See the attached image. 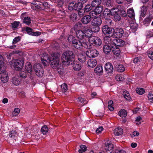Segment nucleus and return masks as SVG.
Masks as SVG:
<instances>
[{"instance_id": "ddd939ff", "label": "nucleus", "mask_w": 153, "mask_h": 153, "mask_svg": "<svg viewBox=\"0 0 153 153\" xmlns=\"http://www.w3.org/2000/svg\"><path fill=\"white\" fill-rule=\"evenodd\" d=\"M115 33L116 35L117 36V37L120 38L122 36L124 33L123 30L121 28H117Z\"/></svg>"}, {"instance_id": "a211bd4d", "label": "nucleus", "mask_w": 153, "mask_h": 153, "mask_svg": "<svg viewBox=\"0 0 153 153\" xmlns=\"http://www.w3.org/2000/svg\"><path fill=\"white\" fill-rule=\"evenodd\" d=\"M95 50H94L93 49H90L89 51H87L86 52V55L90 58H94L95 57Z\"/></svg>"}, {"instance_id": "680f3d73", "label": "nucleus", "mask_w": 153, "mask_h": 153, "mask_svg": "<svg viewBox=\"0 0 153 153\" xmlns=\"http://www.w3.org/2000/svg\"><path fill=\"white\" fill-rule=\"evenodd\" d=\"M148 97L149 100L151 102H152L153 101V94H148Z\"/></svg>"}, {"instance_id": "79ce46f5", "label": "nucleus", "mask_w": 153, "mask_h": 153, "mask_svg": "<svg viewBox=\"0 0 153 153\" xmlns=\"http://www.w3.org/2000/svg\"><path fill=\"white\" fill-rule=\"evenodd\" d=\"M114 15V20L115 22L120 21L121 19V17L119 13H115Z\"/></svg>"}, {"instance_id": "338daca9", "label": "nucleus", "mask_w": 153, "mask_h": 153, "mask_svg": "<svg viewBox=\"0 0 153 153\" xmlns=\"http://www.w3.org/2000/svg\"><path fill=\"white\" fill-rule=\"evenodd\" d=\"M42 9L43 8H47L48 7V4L47 2H42Z\"/></svg>"}, {"instance_id": "09e8293b", "label": "nucleus", "mask_w": 153, "mask_h": 153, "mask_svg": "<svg viewBox=\"0 0 153 153\" xmlns=\"http://www.w3.org/2000/svg\"><path fill=\"white\" fill-rule=\"evenodd\" d=\"M102 44L101 39L98 37H96V46H100Z\"/></svg>"}, {"instance_id": "8fccbe9b", "label": "nucleus", "mask_w": 153, "mask_h": 153, "mask_svg": "<svg viewBox=\"0 0 153 153\" xmlns=\"http://www.w3.org/2000/svg\"><path fill=\"white\" fill-rule=\"evenodd\" d=\"M20 22L15 21L11 24L12 27L13 28H17L19 26Z\"/></svg>"}, {"instance_id": "9d476101", "label": "nucleus", "mask_w": 153, "mask_h": 153, "mask_svg": "<svg viewBox=\"0 0 153 153\" xmlns=\"http://www.w3.org/2000/svg\"><path fill=\"white\" fill-rule=\"evenodd\" d=\"M105 149L107 152L110 153L111 152L113 151V145L112 143H105Z\"/></svg>"}, {"instance_id": "39448f33", "label": "nucleus", "mask_w": 153, "mask_h": 153, "mask_svg": "<svg viewBox=\"0 0 153 153\" xmlns=\"http://www.w3.org/2000/svg\"><path fill=\"white\" fill-rule=\"evenodd\" d=\"M102 32L104 34L111 37L113 36L115 31L113 28L109 27L108 25H106L102 27Z\"/></svg>"}, {"instance_id": "4468645a", "label": "nucleus", "mask_w": 153, "mask_h": 153, "mask_svg": "<svg viewBox=\"0 0 153 153\" xmlns=\"http://www.w3.org/2000/svg\"><path fill=\"white\" fill-rule=\"evenodd\" d=\"M72 64L73 69L76 71H79L82 68L81 64L79 62H75Z\"/></svg>"}, {"instance_id": "2f4dec72", "label": "nucleus", "mask_w": 153, "mask_h": 153, "mask_svg": "<svg viewBox=\"0 0 153 153\" xmlns=\"http://www.w3.org/2000/svg\"><path fill=\"white\" fill-rule=\"evenodd\" d=\"M124 97L127 100H129L131 99L130 95L127 91H124L123 94Z\"/></svg>"}, {"instance_id": "603ef678", "label": "nucleus", "mask_w": 153, "mask_h": 153, "mask_svg": "<svg viewBox=\"0 0 153 153\" xmlns=\"http://www.w3.org/2000/svg\"><path fill=\"white\" fill-rule=\"evenodd\" d=\"M75 37L72 35H70L68 36V40L69 42H72L73 43L74 40H75Z\"/></svg>"}, {"instance_id": "a878e982", "label": "nucleus", "mask_w": 153, "mask_h": 153, "mask_svg": "<svg viewBox=\"0 0 153 153\" xmlns=\"http://www.w3.org/2000/svg\"><path fill=\"white\" fill-rule=\"evenodd\" d=\"M111 50L109 45H105L103 46V51L106 54L108 53Z\"/></svg>"}, {"instance_id": "f704fd0d", "label": "nucleus", "mask_w": 153, "mask_h": 153, "mask_svg": "<svg viewBox=\"0 0 153 153\" xmlns=\"http://www.w3.org/2000/svg\"><path fill=\"white\" fill-rule=\"evenodd\" d=\"M6 67L2 65H0V74H3L6 73Z\"/></svg>"}, {"instance_id": "4c0bfd02", "label": "nucleus", "mask_w": 153, "mask_h": 153, "mask_svg": "<svg viewBox=\"0 0 153 153\" xmlns=\"http://www.w3.org/2000/svg\"><path fill=\"white\" fill-rule=\"evenodd\" d=\"M113 39L110 38V37L106 39H105L104 40L105 42V43L108 44V45H110L111 46V44H113L112 42V41Z\"/></svg>"}, {"instance_id": "c85d7f7f", "label": "nucleus", "mask_w": 153, "mask_h": 153, "mask_svg": "<svg viewBox=\"0 0 153 153\" xmlns=\"http://www.w3.org/2000/svg\"><path fill=\"white\" fill-rule=\"evenodd\" d=\"M27 73L24 71H21L19 72L18 75L19 77L21 78H25L27 76Z\"/></svg>"}, {"instance_id": "f8f14e48", "label": "nucleus", "mask_w": 153, "mask_h": 153, "mask_svg": "<svg viewBox=\"0 0 153 153\" xmlns=\"http://www.w3.org/2000/svg\"><path fill=\"white\" fill-rule=\"evenodd\" d=\"M76 37L80 40H86L85 38V33L81 30H79L77 31L76 33Z\"/></svg>"}, {"instance_id": "e433bc0d", "label": "nucleus", "mask_w": 153, "mask_h": 153, "mask_svg": "<svg viewBox=\"0 0 153 153\" xmlns=\"http://www.w3.org/2000/svg\"><path fill=\"white\" fill-rule=\"evenodd\" d=\"M80 149L79 150V153H82L86 151L87 150V147L84 145H81L80 146Z\"/></svg>"}, {"instance_id": "c756f323", "label": "nucleus", "mask_w": 153, "mask_h": 153, "mask_svg": "<svg viewBox=\"0 0 153 153\" xmlns=\"http://www.w3.org/2000/svg\"><path fill=\"white\" fill-rule=\"evenodd\" d=\"M70 18L71 20L73 21L78 20L79 19V18L77 17V14L75 13L72 14L70 16Z\"/></svg>"}, {"instance_id": "423d86ee", "label": "nucleus", "mask_w": 153, "mask_h": 153, "mask_svg": "<svg viewBox=\"0 0 153 153\" xmlns=\"http://www.w3.org/2000/svg\"><path fill=\"white\" fill-rule=\"evenodd\" d=\"M33 70L37 76L41 77L43 76L44 71L40 64H35L33 66Z\"/></svg>"}, {"instance_id": "c03bdc74", "label": "nucleus", "mask_w": 153, "mask_h": 153, "mask_svg": "<svg viewBox=\"0 0 153 153\" xmlns=\"http://www.w3.org/2000/svg\"><path fill=\"white\" fill-rule=\"evenodd\" d=\"M105 2L106 3V5L108 7L111 6L113 4V0H105Z\"/></svg>"}, {"instance_id": "5701e85b", "label": "nucleus", "mask_w": 153, "mask_h": 153, "mask_svg": "<svg viewBox=\"0 0 153 153\" xmlns=\"http://www.w3.org/2000/svg\"><path fill=\"white\" fill-rule=\"evenodd\" d=\"M123 129L120 128H118L114 129V133L115 135L116 136H119L123 134Z\"/></svg>"}, {"instance_id": "4be33fe9", "label": "nucleus", "mask_w": 153, "mask_h": 153, "mask_svg": "<svg viewBox=\"0 0 153 153\" xmlns=\"http://www.w3.org/2000/svg\"><path fill=\"white\" fill-rule=\"evenodd\" d=\"M0 79L2 82L4 83L6 82L9 79L7 74L5 73V74H2Z\"/></svg>"}, {"instance_id": "412c9836", "label": "nucleus", "mask_w": 153, "mask_h": 153, "mask_svg": "<svg viewBox=\"0 0 153 153\" xmlns=\"http://www.w3.org/2000/svg\"><path fill=\"white\" fill-rule=\"evenodd\" d=\"M103 70L102 65H97L96 67V74L100 75L103 74Z\"/></svg>"}, {"instance_id": "7ed1b4c3", "label": "nucleus", "mask_w": 153, "mask_h": 153, "mask_svg": "<svg viewBox=\"0 0 153 153\" xmlns=\"http://www.w3.org/2000/svg\"><path fill=\"white\" fill-rule=\"evenodd\" d=\"M15 53H18L20 56V57L18 59L15 60L14 65V68L16 70L19 71L22 68L24 65V57L26 55L23 52L20 51L18 52L16 51Z\"/></svg>"}, {"instance_id": "774afa93", "label": "nucleus", "mask_w": 153, "mask_h": 153, "mask_svg": "<svg viewBox=\"0 0 153 153\" xmlns=\"http://www.w3.org/2000/svg\"><path fill=\"white\" fill-rule=\"evenodd\" d=\"M115 153H126V152L123 150H116L115 152Z\"/></svg>"}, {"instance_id": "3c124183", "label": "nucleus", "mask_w": 153, "mask_h": 153, "mask_svg": "<svg viewBox=\"0 0 153 153\" xmlns=\"http://www.w3.org/2000/svg\"><path fill=\"white\" fill-rule=\"evenodd\" d=\"M80 138L82 141H85L88 138V137L85 134H81L80 136Z\"/></svg>"}, {"instance_id": "1a4fd4ad", "label": "nucleus", "mask_w": 153, "mask_h": 153, "mask_svg": "<svg viewBox=\"0 0 153 153\" xmlns=\"http://www.w3.org/2000/svg\"><path fill=\"white\" fill-rule=\"evenodd\" d=\"M105 69L107 73H112L114 70L112 65L110 62H107L105 64Z\"/></svg>"}, {"instance_id": "de8ad7c7", "label": "nucleus", "mask_w": 153, "mask_h": 153, "mask_svg": "<svg viewBox=\"0 0 153 153\" xmlns=\"http://www.w3.org/2000/svg\"><path fill=\"white\" fill-rule=\"evenodd\" d=\"M75 2H71L70 3L68 6V9L69 10H74V4Z\"/></svg>"}, {"instance_id": "13d9d810", "label": "nucleus", "mask_w": 153, "mask_h": 153, "mask_svg": "<svg viewBox=\"0 0 153 153\" xmlns=\"http://www.w3.org/2000/svg\"><path fill=\"white\" fill-rule=\"evenodd\" d=\"M20 112V110L19 108H15L13 112V114L16 116Z\"/></svg>"}, {"instance_id": "dca6fc26", "label": "nucleus", "mask_w": 153, "mask_h": 153, "mask_svg": "<svg viewBox=\"0 0 153 153\" xmlns=\"http://www.w3.org/2000/svg\"><path fill=\"white\" fill-rule=\"evenodd\" d=\"M42 2L39 1L37 0L33 1L32 3L34 4L35 6L38 9H42Z\"/></svg>"}, {"instance_id": "cd10ccee", "label": "nucleus", "mask_w": 153, "mask_h": 153, "mask_svg": "<svg viewBox=\"0 0 153 153\" xmlns=\"http://www.w3.org/2000/svg\"><path fill=\"white\" fill-rule=\"evenodd\" d=\"M103 10L102 7L101 6H96V16L97 15H99Z\"/></svg>"}, {"instance_id": "7c9ffc66", "label": "nucleus", "mask_w": 153, "mask_h": 153, "mask_svg": "<svg viewBox=\"0 0 153 153\" xmlns=\"http://www.w3.org/2000/svg\"><path fill=\"white\" fill-rule=\"evenodd\" d=\"M25 68L28 73H30L32 70V65L30 63L27 64V65H25Z\"/></svg>"}, {"instance_id": "b1692460", "label": "nucleus", "mask_w": 153, "mask_h": 153, "mask_svg": "<svg viewBox=\"0 0 153 153\" xmlns=\"http://www.w3.org/2000/svg\"><path fill=\"white\" fill-rule=\"evenodd\" d=\"M78 59L80 62H85L86 60L85 55L82 54H79L78 56Z\"/></svg>"}, {"instance_id": "f257e3e1", "label": "nucleus", "mask_w": 153, "mask_h": 153, "mask_svg": "<svg viewBox=\"0 0 153 153\" xmlns=\"http://www.w3.org/2000/svg\"><path fill=\"white\" fill-rule=\"evenodd\" d=\"M60 54L58 53H54L50 58L45 54L41 56L42 63L45 66L48 65L51 62V67L53 68H56L59 65Z\"/></svg>"}, {"instance_id": "ea45409f", "label": "nucleus", "mask_w": 153, "mask_h": 153, "mask_svg": "<svg viewBox=\"0 0 153 153\" xmlns=\"http://www.w3.org/2000/svg\"><path fill=\"white\" fill-rule=\"evenodd\" d=\"M12 82L14 85H17L20 84V81L16 77H13V79Z\"/></svg>"}, {"instance_id": "bf43d9fd", "label": "nucleus", "mask_w": 153, "mask_h": 153, "mask_svg": "<svg viewBox=\"0 0 153 153\" xmlns=\"http://www.w3.org/2000/svg\"><path fill=\"white\" fill-rule=\"evenodd\" d=\"M64 3L63 0H59L57 1V5L59 7H62Z\"/></svg>"}, {"instance_id": "f3484780", "label": "nucleus", "mask_w": 153, "mask_h": 153, "mask_svg": "<svg viewBox=\"0 0 153 153\" xmlns=\"http://www.w3.org/2000/svg\"><path fill=\"white\" fill-rule=\"evenodd\" d=\"M88 66L91 68H93L96 66V59H90L88 61Z\"/></svg>"}, {"instance_id": "c9c22d12", "label": "nucleus", "mask_w": 153, "mask_h": 153, "mask_svg": "<svg viewBox=\"0 0 153 153\" xmlns=\"http://www.w3.org/2000/svg\"><path fill=\"white\" fill-rule=\"evenodd\" d=\"M101 14L99 15V16H96V25H100L102 23V20L101 18Z\"/></svg>"}, {"instance_id": "a18cd8bd", "label": "nucleus", "mask_w": 153, "mask_h": 153, "mask_svg": "<svg viewBox=\"0 0 153 153\" xmlns=\"http://www.w3.org/2000/svg\"><path fill=\"white\" fill-rule=\"evenodd\" d=\"M89 41L91 44H96V37L94 36H91L89 38Z\"/></svg>"}, {"instance_id": "473e14b6", "label": "nucleus", "mask_w": 153, "mask_h": 153, "mask_svg": "<svg viewBox=\"0 0 153 153\" xmlns=\"http://www.w3.org/2000/svg\"><path fill=\"white\" fill-rule=\"evenodd\" d=\"M48 131V128L46 125H45L43 126L41 129V131L43 134H46Z\"/></svg>"}, {"instance_id": "864d4df0", "label": "nucleus", "mask_w": 153, "mask_h": 153, "mask_svg": "<svg viewBox=\"0 0 153 153\" xmlns=\"http://www.w3.org/2000/svg\"><path fill=\"white\" fill-rule=\"evenodd\" d=\"M112 51L114 54L115 55H118L120 53V50L118 48L114 49L112 50Z\"/></svg>"}, {"instance_id": "0eeeda50", "label": "nucleus", "mask_w": 153, "mask_h": 153, "mask_svg": "<svg viewBox=\"0 0 153 153\" xmlns=\"http://www.w3.org/2000/svg\"><path fill=\"white\" fill-rule=\"evenodd\" d=\"M8 140L11 143H14L17 138V132L15 130H12L9 132V134Z\"/></svg>"}, {"instance_id": "37998d69", "label": "nucleus", "mask_w": 153, "mask_h": 153, "mask_svg": "<svg viewBox=\"0 0 153 153\" xmlns=\"http://www.w3.org/2000/svg\"><path fill=\"white\" fill-rule=\"evenodd\" d=\"M96 8H95L93 10L91 11L89 13L90 16H91V18H92L94 19H96V11L95 10Z\"/></svg>"}, {"instance_id": "aec40b11", "label": "nucleus", "mask_w": 153, "mask_h": 153, "mask_svg": "<svg viewBox=\"0 0 153 153\" xmlns=\"http://www.w3.org/2000/svg\"><path fill=\"white\" fill-rule=\"evenodd\" d=\"M127 13L128 16L130 18H133L134 17L135 14L134 10L132 8H131L128 10Z\"/></svg>"}, {"instance_id": "9b49d317", "label": "nucleus", "mask_w": 153, "mask_h": 153, "mask_svg": "<svg viewBox=\"0 0 153 153\" xmlns=\"http://www.w3.org/2000/svg\"><path fill=\"white\" fill-rule=\"evenodd\" d=\"M107 11L108 10L109 13H107V15H113L115 14V13H118L119 12V10L117 8L113 7L111 9H109L108 8L106 9V10Z\"/></svg>"}, {"instance_id": "bb28decb", "label": "nucleus", "mask_w": 153, "mask_h": 153, "mask_svg": "<svg viewBox=\"0 0 153 153\" xmlns=\"http://www.w3.org/2000/svg\"><path fill=\"white\" fill-rule=\"evenodd\" d=\"M116 68L117 71L120 72H122L125 71V68L124 66L121 64L117 65Z\"/></svg>"}, {"instance_id": "5fc2aeb1", "label": "nucleus", "mask_w": 153, "mask_h": 153, "mask_svg": "<svg viewBox=\"0 0 153 153\" xmlns=\"http://www.w3.org/2000/svg\"><path fill=\"white\" fill-rule=\"evenodd\" d=\"M78 11V15L79 16L78 18H79V19L80 17H82L84 15L85 13V11L81 9L80 10Z\"/></svg>"}, {"instance_id": "052dcab7", "label": "nucleus", "mask_w": 153, "mask_h": 153, "mask_svg": "<svg viewBox=\"0 0 153 153\" xmlns=\"http://www.w3.org/2000/svg\"><path fill=\"white\" fill-rule=\"evenodd\" d=\"M20 40V37L18 36V37H16L13 39V44H15L19 41Z\"/></svg>"}, {"instance_id": "49530a36", "label": "nucleus", "mask_w": 153, "mask_h": 153, "mask_svg": "<svg viewBox=\"0 0 153 153\" xmlns=\"http://www.w3.org/2000/svg\"><path fill=\"white\" fill-rule=\"evenodd\" d=\"M130 28L134 31H136L137 30V25L135 23H131L130 25Z\"/></svg>"}, {"instance_id": "58836bf2", "label": "nucleus", "mask_w": 153, "mask_h": 153, "mask_svg": "<svg viewBox=\"0 0 153 153\" xmlns=\"http://www.w3.org/2000/svg\"><path fill=\"white\" fill-rule=\"evenodd\" d=\"M136 92L138 94L142 95L144 92V90L142 88H137L136 89Z\"/></svg>"}, {"instance_id": "393cba45", "label": "nucleus", "mask_w": 153, "mask_h": 153, "mask_svg": "<svg viewBox=\"0 0 153 153\" xmlns=\"http://www.w3.org/2000/svg\"><path fill=\"white\" fill-rule=\"evenodd\" d=\"M118 115L120 117H125L127 116V112L125 109H122L118 113Z\"/></svg>"}, {"instance_id": "20e7f679", "label": "nucleus", "mask_w": 153, "mask_h": 153, "mask_svg": "<svg viewBox=\"0 0 153 153\" xmlns=\"http://www.w3.org/2000/svg\"><path fill=\"white\" fill-rule=\"evenodd\" d=\"M88 42L86 40H78L76 39L74 40L73 43V46L76 48L78 49L82 47H84L85 48H89L90 46L88 45Z\"/></svg>"}, {"instance_id": "a19ab883", "label": "nucleus", "mask_w": 153, "mask_h": 153, "mask_svg": "<svg viewBox=\"0 0 153 153\" xmlns=\"http://www.w3.org/2000/svg\"><path fill=\"white\" fill-rule=\"evenodd\" d=\"M62 91L63 92H65L68 90V86L66 84L64 83L61 85Z\"/></svg>"}, {"instance_id": "6ab92c4d", "label": "nucleus", "mask_w": 153, "mask_h": 153, "mask_svg": "<svg viewBox=\"0 0 153 153\" xmlns=\"http://www.w3.org/2000/svg\"><path fill=\"white\" fill-rule=\"evenodd\" d=\"M83 7V4L81 2H78L75 3L74 10L79 11Z\"/></svg>"}, {"instance_id": "f03ea898", "label": "nucleus", "mask_w": 153, "mask_h": 153, "mask_svg": "<svg viewBox=\"0 0 153 153\" xmlns=\"http://www.w3.org/2000/svg\"><path fill=\"white\" fill-rule=\"evenodd\" d=\"M74 58L75 55L72 51H67L62 53L61 59L65 64L71 65L74 62Z\"/></svg>"}, {"instance_id": "6e6552de", "label": "nucleus", "mask_w": 153, "mask_h": 153, "mask_svg": "<svg viewBox=\"0 0 153 153\" xmlns=\"http://www.w3.org/2000/svg\"><path fill=\"white\" fill-rule=\"evenodd\" d=\"M112 42L115 45L118 46H123L125 44V42L121 39L116 37V38L113 39Z\"/></svg>"}, {"instance_id": "0e129e2a", "label": "nucleus", "mask_w": 153, "mask_h": 153, "mask_svg": "<svg viewBox=\"0 0 153 153\" xmlns=\"http://www.w3.org/2000/svg\"><path fill=\"white\" fill-rule=\"evenodd\" d=\"M148 57L150 58L151 59L153 60V52L149 51L148 53Z\"/></svg>"}, {"instance_id": "2eb2a0df", "label": "nucleus", "mask_w": 153, "mask_h": 153, "mask_svg": "<svg viewBox=\"0 0 153 153\" xmlns=\"http://www.w3.org/2000/svg\"><path fill=\"white\" fill-rule=\"evenodd\" d=\"M82 22L84 24H87L91 21V16L88 15L84 16L82 19Z\"/></svg>"}, {"instance_id": "72a5a7b5", "label": "nucleus", "mask_w": 153, "mask_h": 153, "mask_svg": "<svg viewBox=\"0 0 153 153\" xmlns=\"http://www.w3.org/2000/svg\"><path fill=\"white\" fill-rule=\"evenodd\" d=\"M31 20L30 17L27 16L25 17L23 20V22L27 25L30 24L31 23Z\"/></svg>"}, {"instance_id": "6e6d98bb", "label": "nucleus", "mask_w": 153, "mask_h": 153, "mask_svg": "<svg viewBox=\"0 0 153 153\" xmlns=\"http://www.w3.org/2000/svg\"><path fill=\"white\" fill-rule=\"evenodd\" d=\"M33 30L31 28L27 27L26 28V31L27 33L30 35H32L33 33Z\"/></svg>"}, {"instance_id": "69168bd1", "label": "nucleus", "mask_w": 153, "mask_h": 153, "mask_svg": "<svg viewBox=\"0 0 153 153\" xmlns=\"http://www.w3.org/2000/svg\"><path fill=\"white\" fill-rule=\"evenodd\" d=\"M120 13H121V15L124 17H126L127 16V14L125 11L123 10H120Z\"/></svg>"}, {"instance_id": "e2e57ef3", "label": "nucleus", "mask_w": 153, "mask_h": 153, "mask_svg": "<svg viewBox=\"0 0 153 153\" xmlns=\"http://www.w3.org/2000/svg\"><path fill=\"white\" fill-rule=\"evenodd\" d=\"M91 6L89 4H88L85 7V9L86 11H89L92 9Z\"/></svg>"}, {"instance_id": "4d7b16f0", "label": "nucleus", "mask_w": 153, "mask_h": 153, "mask_svg": "<svg viewBox=\"0 0 153 153\" xmlns=\"http://www.w3.org/2000/svg\"><path fill=\"white\" fill-rule=\"evenodd\" d=\"M103 128L102 126L99 127L96 129V134H99L101 133Z\"/></svg>"}]
</instances>
